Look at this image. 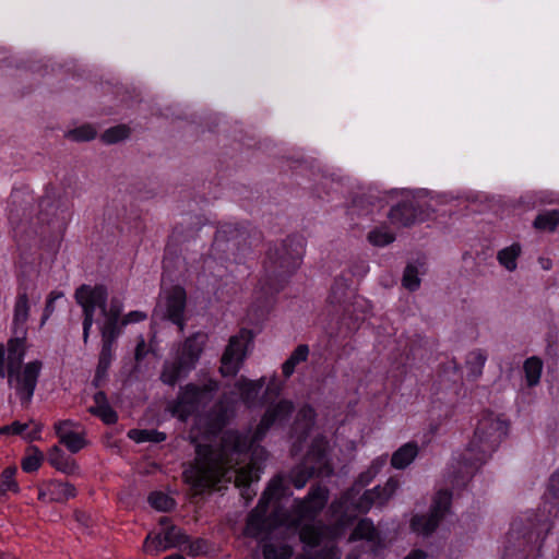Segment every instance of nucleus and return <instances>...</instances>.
Returning <instances> with one entry per match:
<instances>
[{
    "instance_id": "nucleus-2",
    "label": "nucleus",
    "mask_w": 559,
    "mask_h": 559,
    "mask_svg": "<svg viewBox=\"0 0 559 559\" xmlns=\"http://www.w3.org/2000/svg\"><path fill=\"white\" fill-rule=\"evenodd\" d=\"M558 522L559 471L550 476L542 506L536 511H527L512 521L507 535V554L519 555V559L543 557L545 539Z\"/></svg>"
},
{
    "instance_id": "nucleus-56",
    "label": "nucleus",
    "mask_w": 559,
    "mask_h": 559,
    "mask_svg": "<svg viewBox=\"0 0 559 559\" xmlns=\"http://www.w3.org/2000/svg\"><path fill=\"white\" fill-rule=\"evenodd\" d=\"M264 559H288L287 555L273 544H266L263 547Z\"/></svg>"
},
{
    "instance_id": "nucleus-25",
    "label": "nucleus",
    "mask_w": 559,
    "mask_h": 559,
    "mask_svg": "<svg viewBox=\"0 0 559 559\" xmlns=\"http://www.w3.org/2000/svg\"><path fill=\"white\" fill-rule=\"evenodd\" d=\"M329 440L323 435L314 437L308 448L304 462L310 466H316L319 472L320 467L329 464Z\"/></svg>"
},
{
    "instance_id": "nucleus-64",
    "label": "nucleus",
    "mask_w": 559,
    "mask_h": 559,
    "mask_svg": "<svg viewBox=\"0 0 559 559\" xmlns=\"http://www.w3.org/2000/svg\"><path fill=\"white\" fill-rule=\"evenodd\" d=\"M549 438L556 447H559V421L556 424L554 431L550 432Z\"/></svg>"
},
{
    "instance_id": "nucleus-4",
    "label": "nucleus",
    "mask_w": 559,
    "mask_h": 559,
    "mask_svg": "<svg viewBox=\"0 0 559 559\" xmlns=\"http://www.w3.org/2000/svg\"><path fill=\"white\" fill-rule=\"evenodd\" d=\"M295 412L293 401L282 399L271 403L264 411L254 431L241 432L236 429L226 430L221 439L218 457L228 467H236L247 457L254 443L261 442L272 427H284Z\"/></svg>"
},
{
    "instance_id": "nucleus-23",
    "label": "nucleus",
    "mask_w": 559,
    "mask_h": 559,
    "mask_svg": "<svg viewBox=\"0 0 559 559\" xmlns=\"http://www.w3.org/2000/svg\"><path fill=\"white\" fill-rule=\"evenodd\" d=\"M192 370L194 369L189 364L175 354L173 359H166L163 362L159 380L165 385L174 388L188 378Z\"/></svg>"
},
{
    "instance_id": "nucleus-29",
    "label": "nucleus",
    "mask_w": 559,
    "mask_h": 559,
    "mask_svg": "<svg viewBox=\"0 0 559 559\" xmlns=\"http://www.w3.org/2000/svg\"><path fill=\"white\" fill-rule=\"evenodd\" d=\"M261 469L251 463L236 471L235 485L246 499H251V486L260 479Z\"/></svg>"
},
{
    "instance_id": "nucleus-63",
    "label": "nucleus",
    "mask_w": 559,
    "mask_h": 559,
    "mask_svg": "<svg viewBox=\"0 0 559 559\" xmlns=\"http://www.w3.org/2000/svg\"><path fill=\"white\" fill-rule=\"evenodd\" d=\"M226 423V414L224 412H219L213 420L214 426H216L218 429H222Z\"/></svg>"
},
{
    "instance_id": "nucleus-42",
    "label": "nucleus",
    "mask_w": 559,
    "mask_h": 559,
    "mask_svg": "<svg viewBox=\"0 0 559 559\" xmlns=\"http://www.w3.org/2000/svg\"><path fill=\"white\" fill-rule=\"evenodd\" d=\"M17 467L14 465L5 467L0 475V497L7 495L8 491L19 493L21 488L15 479Z\"/></svg>"
},
{
    "instance_id": "nucleus-11",
    "label": "nucleus",
    "mask_w": 559,
    "mask_h": 559,
    "mask_svg": "<svg viewBox=\"0 0 559 559\" xmlns=\"http://www.w3.org/2000/svg\"><path fill=\"white\" fill-rule=\"evenodd\" d=\"M43 369V361L31 360L22 367L9 370L8 384L14 389L22 406H28L33 400L38 379Z\"/></svg>"
},
{
    "instance_id": "nucleus-59",
    "label": "nucleus",
    "mask_w": 559,
    "mask_h": 559,
    "mask_svg": "<svg viewBox=\"0 0 559 559\" xmlns=\"http://www.w3.org/2000/svg\"><path fill=\"white\" fill-rule=\"evenodd\" d=\"M147 355L146 344L143 337L139 340L134 350V359L136 362H141Z\"/></svg>"
},
{
    "instance_id": "nucleus-16",
    "label": "nucleus",
    "mask_w": 559,
    "mask_h": 559,
    "mask_svg": "<svg viewBox=\"0 0 559 559\" xmlns=\"http://www.w3.org/2000/svg\"><path fill=\"white\" fill-rule=\"evenodd\" d=\"M355 274L356 272L353 270L342 272L337 277H335L328 296V301L331 305L343 308L344 318L352 312L350 308H353V311H356L359 306V300L352 288V276Z\"/></svg>"
},
{
    "instance_id": "nucleus-8",
    "label": "nucleus",
    "mask_w": 559,
    "mask_h": 559,
    "mask_svg": "<svg viewBox=\"0 0 559 559\" xmlns=\"http://www.w3.org/2000/svg\"><path fill=\"white\" fill-rule=\"evenodd\" d=\"M122 302L118 298L114 297L110 300V311H108L109 316L100 328L102 348L95 376L92 381V384L96 388H99L103 381L107 378L108 370L115 358V345L123 330L121 325H119V318L122 314Z\"/></svg>"
},
{
    "instance_id": "nucleus-32",
    "label": "nucleus",
    "mask_w": 559,
    "mask_h": 559,
    "mask_svg": "<svg viewBox=\"0 0 559 559\" xmlns=\"http://www.w3.org/2000/svg\"><path fill=\"white\" fill-rule=\"evenodd\" d=\"M48 462L59 472L67 475H75L80 471L76 461L67 455L60 448L55 445L48 453Z\"/></svg>"
},
{
    "instance_id": "nucleus-12",
    "label": "nucleus",
    "mask_w": 559,
    "mask_h": 559,
    "mask_svg": "<svg viewBox=\"0 0 559 559\" xmlns=\"http://www.w3.org/2000/svg\"><path fill=\"white\" fill-rule=\"evenodd\" d=\"M253 337V332L245 328L230 336L221 357L219 372L223 377H235L239 372L247 357L248 346L252 343Z\"/></svg>"
},
{
    "instance_id": "nucleus-37",
    "label": "nucleus",
    "mask_w": 559,
    "mask_h": 559,
    "mask_svg": "<svg viewBox=\"0 0 559 559\" xmlns=\"http://www.w3.org/2000/svg\"><path fill=\"white\" fill-rule=\"evenodd\" d=\"M309 353L310 349L307 344H299L282 365L284 378L289 379L294 374L296 367L308 360Z\"/></svg>"
},
{
    "instance_id": "nucleus-7",
    "label": "nucleus",
    "mask_w": 559,
    "mask_h": 559,
    "mask_svg": "<svg viewBox=\"0 0 559 559\" xmlns=\"http://www.w3.org/2000/svg\"><path fill=\"white\" fill-rule=\"evenodd\" d=\"M219 390V382L207 378L202 384L193 382L179 388L177 397L169 404L170 414L180 421H187L200 407L207 405Z\"/></svg>"
},
{
    "instance_id": "nucleus-60",
    "label": "nucleus",
    "mask_w": 559,
    "mask_h": 559,
    "mask_svg": "<svg viewBox=\"0 0 559 559\" xmlns=\"http://www.w3.org/2000/svg\"><path fill=\"white\" fill-rule=\"evenodd\" d=\"M385 464H386V456H378L374 460H372V462L369 465L368 469L374 476H377L382 471V468L385 466Z\"/></svg>"
},
{
    "instance_id": "nucleus-49",
    "label": "nucleus",
    "mask_w": 559,
    "mask_h": 559,
    "mask_svg": "<svg viewBox=\"0 0 559 559\" xmlns=\"http://www.w3.org/2000/svg\"><path fill=\"white\" fill-rule=\"evenodd\" d=\"M368 240L376 247H384L395 240V235L385 228H376L368 234Z\"/></svg>"
},
{
    "instance_id": "nucleus-30",
    "label": "nucleus",
    "mask_w": 559,
    "mask_h": 559,
    "mask_svg": "<svg viewBox=\"0 0 559 559\" xmlns=\"http://www.w3.org/2000/svg\"><path fill=\"white\" fill-rule=\"evenodd\" d=\"M72 426V421L67 420H59L55 424V432L57 437L59 438V441L61 444H63L71 453H78L80 452L85 445L86 440L84 437L78 432L74 431H68V432H61V427H70Z\"/></svg>"
},
{
    "instance_id": "nucleus-10",
    "label": "nucleus",
    "mask_w": 559,
    "mask_h": 559,
    "mask_svg": "<svg viewBox=\"0 0 559 559\" xmlns=\"http://www.w3.org/2000/svg\"><path fill=\"white\" fill-rule=\"evenodd\" d=\"M453 495L449 489L438 490L427 513H416L412 516L411 530L421 536L432 535L440 523L451 513Z\"/></svg>"
},
{
    "instance_id": "nucleus-15",
    "label": "nucleus",
    "mask_w": 559,
    "mask_h": 559,
    "mask_svg": "<svg viewBox=\"0 0 559 559\" xmlns=\"http://www.w3.org/2000/svg\"><path fill=\"white\" fill-rule=\"evenodd\" d=\"M271 503L259 500L257 506L249 512L246 522V532L252 537L271 534L283 525V515L278 511L267 514Z\"/></svg>"
},
{
    "instance_id": "nucleus-43",
    "label": "nucleus",
    "mask_w": 559,
    "mask_h": 559,
    "mask_svg": "<svg viewBox=\"0 0 559 559\" xmlns=\"http://www.w3.org/2000/svg\"><path fill=\"white\" fill-rule=\"evenodd\" d=\"M147 501L150 506L159 512H170L176 508V500L163 491H152Z\"/></svg>"
},
{
    "instance_id": "nucleus-9",
    "label": "nucleus",
    "mask_w": 559,
    "mask_h": 559,
    "mask_svg": "<svg viewBox=\"0 0 559 559\" xmlns=\"http://www.w3.org/2000/svg\"><path fill=\"white\" fill-rule=\"evenodd\" d=\"M76 304L82 308L83 312V334L84 344L90 340L91 329L94 324L96 309H99L105 320L108 318L110 305L108 306V289L104 284L94 286L88 284L80 285L74 293Z\"/></svg>"
},
{
    "instance_id": "nucleus-54",
    "label": "nucleus",
    "mask_w": 559,
    "mask_h": 559,
    "mask_svg": "<svg viewBox=\"0 0 559 559\" xmlns=\"http://www.w3.org/2000/svg\"><path fill=\"white\" fill-rule=\"evenodd\" d=\"M147 319V314L140 310H132L128 312L122 318H119V325L123 329L124 326L132 324V323H139Z\"/></svg>"
},
{
    "instance_id": "nucleus-1",
    "label": "nucleus",
    "mask_w": 559,
    "mask_h": 559,
    "mask_svg": "<svg viewBox=\"0 0 559 559\" xmlns=\"http://www.w3.org/2000/svg\"><path fill=\"white\" fill-rule=\"evenodd\" d=\"M73 204L67 195L48 185L35 207V198L28 187L14 188L8 199L7 216L16 246L15 267L17 296L12 333L27 334L29 317L28 294L36 288L43 250L53 259L71 222Z\"/></svg>"
},
{
    "instance_id": "nucleus-55",
    "label": "nucleus",
    "mask_w": 559,
    "mask_h": 559,
    "mask_svg": "<svg viewBox=\"0 0 559 559\" xmlns=\"http://www.w3.org/2000/svg\"><path fill=\"white\" fill-rule=\"evenodd\" d=\"M27 424H22L17 420L13 421L10 425L2 426L0 428V435L7 436V435H15L19 436L23 433L27 429Z\"/></svg>"
},
{
    "instance_id": "nucleus-62",
    "label": "nucleus",
    "mask_w": 559,
    "mask_h": 559,
    "mask_svg": "<svg viewBox=\"0 0 559 559\" xmlns=\"http://www.w3.org/2000/svg\"><path fill=\"white\" fill-rule=\"evenodd\" d=\"M427 552L423 549H413L404 559H426Z\"/></svg>"
},
{
    "instance_id": "nucleus-19",
    "label": "nucleus",
    "mask_w": 559,
    "mask_h": 559,
    "mask_svg": "<svg viewBox=\"0 0 559 559\" xmlns=\"http://www.w3.org/2000/svg\"><path fill=\"white\" fill-rule=\"evenodd\" d=\"M426 218V211L415 201H401L393 205L389 212L390 222L399 227H411Z\"/></svg>"
},
{
    "instance_id": "nucleus-39",
    "label": "nucleus",
    "mask_w": 559,
    "mask_h": 559,
    "mask_svg": "<svg viewBox=\"0 0 559 559\" xmlns=\"http://www.w3.org/2000/svg\"><path fill=\"white\" fill-rule=\"evenodd\" d=\"M559 225V210L543 211L533 222L535 229L540 231H555Z\"/></svg>"
},
{
    "instance_id": "nucleus-58",
    "label": "nucleus",
    "mask_w": 559,
    "mask_h": 559,
    "mask_svg": "<svg viewBox=\"0 0 559 559\" xmlns=\"http://www.w3.org/2000/svg\"><path fill=\"white\" fill-rule=\"evenodd\" d=\"M189 549V555L198 556L204 551L205 542L202 538L191 540L185 545Z\"/></svg>"
},
{
    "instance_id": "nucleus-52",
    "label": "nucleus",
    "mask_w": 559,
    "mask_h": 559,
    "mask_svg": "<svg viewBox=\"0 0 559 559\" xmlns=\"http://www.w3.org/2000/svg\"><path fill=\"white\" fill-rule=\"evenodd\" d=\"M63 296H64L63 293L59 292V290H52L49 293V295L47 296L46 305H45L43 316H41V325H44L46 323V321L53 313V311L56 309V306H55L56 301L58 299H61Z\"/></svg>"
},
{
    "instance_id": "nucleus-18",
    "label": "nucleus",
    "mask_w": 559,
    "mask_h": 559,
    "mask_svg": "<svg viewBox=\"0 0 559 559\" xmlns=\"http://www.w3.org/2000/svg\"><path fill=\"white\" fill-rule=\"evenodd\" d=\"M360 491L357 486L353 485L331 502L330 512L340 525L350 524L356 520V504Z\"/></svg>"
},
{
    "instance_id": "nucleus-20",
    "label": "nucleus",
    "mask_w": 559,
    "mask_h": 559,
    "mask_svg": "<svg viewBox=\"0 0 559 559\" xmlns=\"http://www.w3.org/2000/svg\"><path fill=\"white\" fill-rule=\"evenodd\" d=\"M314 408L306 404L299 408L290 426V438L294 439V447H301L309 438L316 424Z\"/></svg>"
},
{
    "instance_id": "nucleus-26",
    "label": "nucleus",
    "mask_w": 559,
    "mask_h": 559,
    "mask_svg": "<svg viewBox=\"0 0 559 559\" xmlns=\"http://www.w3.org/2000/svg\"><path fill=\"white\" fill-rule=\"evenodd\" d=\"M7 342L5 359L9 370L22 367L27 352L26 335L13 334Z\"/></svg>"
},
{
    "instance_id": "nucleus-28",
    "label": "nucleus",
    "mask_w": 559,
    "mask_h": 559,
    "mask_svg": "<svg viewBox=\"0 0 559 559\" xmlns=\"http://www.w3.org/2000/svg\"><path fill=\"white\" fill-rule=\"evenodd\" d=\"M292 495L287 477L284 474H277L270 480L259 500H264L267 503L280 502Z\"/></svg>"
},
{
    "instance_id": "nucleus-51",
    "label": "nucleus",
    "mask_w": 559,
    "mask_h": 559,
    "mask_svg": "<svg viewBox=\"0 0 559 559\" xmlns=\"http://www.w3.org/2000/svg\"><path fill=\"white\" fill-rule=\"evenodd\" d=\"M43 459V453L38 449H36L33 454H29L22 460V469L25 473H34L38 471L41 465Z\"/></svg>"
},
{
    "instance_id": "nucleus-45",
    "label": "nucleus",
    "mask_w": 559,
    "mask_h": 559,
    "mask_svg": "<svg viewBox=\"0 0 559 559\" xmlns=\"http://www.w3.org/2000/svg\"><path fill=\"white\" fill-rule=\"evenodd\" d=\"M520 254L521 246L519 243H512L511 246L501 249L498 252L497 259L508 271H514L516 269V260Z\"/></svg>"
},
{
    "instance_id": "nucleus-61",
    "label": "nucleus",
    "mask_w": 559,
    "mask_h": 559,
    "mask_svg": "<svg viewBox=\"0 0 559 559\" xmlns=\"http://www.w3.org/2000/svg\"><path fill=\"white\" fill-rule=\"evenodd\" d=\"M9 373V367L5 359V346L0 343V378L3 379Z\"/></svg>"
},
{
    "instance_id": "nucleus-33",
    "label": "nucleus",
    "mask_w": 559,
    "mask_h": 559,
    "mask_svg": "<svg viewBox=\"0 0 559 559\" xmlns=\"http://www.w3.org/2000/svg\"><path fill=\"white\" fill-rule=\"evenodd\" d=\"M47 492L49 501L59 503L75 498L78 493L74 485L59 479H52L47 483Z\"/></svg>"
},
{
    "instance_id": "nucleus-17",
    "label": "nucleus",
    "mask_w": 559,
    "mask_h": 559,
    "mask_svg": "<svg viewBox=\"0 0 559 559\" xmlns=\"http://www.w3.org/2000/svg\"><path fill=\"white\" fill-rule=\"evenodd\" d=\"M400 486V481L390 477L384 486H376L372 489L365 490L358 495L356 504V515L366 514L373 504L384 506L395 493Z\"/></svg>"
},
{
    "instance_id": "nucleus-47",
    "label": "nucleus",
    "mask_w": 559,
    "mask_h": 559,
    "mask_svg": "<svg viewBox=\"0 0 559 559\" xmlns=\"http://www.w3.org/2000/svg\"><path fill=\"white\" fill-rule=\"evenodd\" d=\"M130 135V129L126 124H118L107 129L102 134V141L106 144H116Z\"/></svg>"
},
{
    "instance_id": "nucleus-41",
    "label": "nucleus",
    "mask_w": 559,
    "mask_h": 559,
    "mask_svg": "<svg viewBox=\"0 0 559 559\" xmlns=\"http://www.w3.org/2000/svg\"><path fill=\"white\" fill-rule=\"evenodd\" d=\"M128 437L136 443H162L167 439V435L157 429H131Z\"/></svg>"
},
{
    "instance_id": "nucleus-48",
    "label": "nucleus",
    "mask_w": 559,
    "mask_h": 559,
    "mask_svg": "<svg viewBox=\"0 0 559 559\" xmlns=\"http://www.w3.org/2000/svg\"><path fill=\"white\" fill-rule=\"evenodd\" d=\"M402 285L409 292H416L420 286L419 272L416 265L408 263L403 272Z\"/></svg>"
},
{
    "instance_id": "nucleus-31",
    "label": "nucleus",
    "mask_w": 559,
    "mask_h": 559,
    "mask_svg": "<svg viewBox=\"0 0 559 559\" xmlns=\"http://www.w3.org/2000/svg\"><path fill=\"white\" fill-rule=\"evenodd\" d=\"M418 453V443L416 441H408L392 453L391 466L395 469H405L415 461Z\"/></svg>"
},
{
    "instance_id": "nucleus-40",
    "label": "nucleus",
    "mask_w": 559,
    "mask_h": 559,
    "mask_svg": "<svg viewBox=\"0 0 559 559\" xmlns=\"http://www.w3.org/2000/svg\"><path fill=\"white\" fill-rule=\"evenodd\" d=\"M378 537L377 528L369 518L359 520L352 532L350 538L353 540H367L374 542Z\"/></svg>"
},
{
    "instance_id": "nucleus-46",
    "label": "nucleus",
    "mask_w": 559,
    "mask_h": 559,
    "mask_svg": "<svg viewBox=\"0 0 559 559\" xmlns=\"http://www.w3.org/2000/svg\"><path fill=\"white\" fill-rule=\"evenodd\" d=\"M143 550L145 554L156 556L159 552L168 550L163 534L152 535L148 534L143 543Z\"/></svg>"
},
{
    "instance_id": "nucleus-21",
    "label": "nucleus",
    "mask_w": 559,
    "mask_h": 559,
    "mask_svg": "<svg viewBox=\"0 0 559 559\" xmlns=\"http://www.w3.org/2000/svg\"><path fill=\"white\" fill-rule=\"evenodd\" d=\"M206 333L198 331L185 338L178 347L176 355L195 369L207 344Z\"/></svg>"
},
{
    "instance_id": "nucleus-50",
    "label": "nucleus",
    "mask_w": 559,
    "mask_h": 559,
    "mask_svg": "<svg viewBox=\"0 0 559 559\" xmlns=\"http://www.w3.org/2000/svg\"><path fill=\"white\" fill-rule=\"evenodd\" d=\"M97 132L91 124H82L78 128L69 130L67 136L76 142H85L95 139Z\"/></svg>"
},
{
    "instance_id": "nucleus-36",
    "label": "nucleus",
    "mask_w": 559,
    "mask_h": 559,
    "mask_svg": "<svg viewBox=\"0 0 559 559\" xmlns=\"http://www.w3.org/2000/svg\"><path fill=\"white\" fill-rule=\"evenodd\" d=\"M487 361V353L483 349H474L466 356V378L468 381L477 380L481 374Z\"/></svg>"
},
{
    "instance_id": "nucleus-38",
    "label": "nucleus",
    "mask_w": 559,
    "mask_h": 559,
    "mask_svg": "<svg viewBox=\"0 0 559 559\" xmlns=\"http://www.w3.org/2000/svg\"><path fill=\"white\" fill-rule=\"evenodd\" d=\"M543 367V360L538 356H532L525 359L523 372L525 383L528 388H534L539 384Z\"/></svg>"
},
{
    "instance_id": "nucleus-24",
    "label": "nucleus",
    "mask_w": 559,
    "mask_h": 559,
    "mask_svg": "<svg viewBox=\"0 0 559 559\" xmlns=\"http://www.w3.org/2000/svg\"><path fill=\"white\" fill-rule=\"evenodd\" d=\"M302 521L296 520L295 526L298 527L300 542L311 548L318 547L330 535L331 528L322 521L301 524Z\"/></svg>"
},
{
    "instance_id": "nucleus-57",
    "label": "nucleus",
    "mask_w": 559,
    "mask_h": 559,
    "mask_svg": "<svg viewBox=\"0 0 559 559\" xmlns=\"http://www.w3.org/2000/svg\"><path fill=\"white\" fill-rule=\"evenodd\" d=\"M374 478L376 476L367 468L366 471L358 474L353 485L357 486V488L361 490L362 488L368 486Z\"/></svg>"
},
{
    "instance_id": "nucleus-22",
    "label": "nucleus",
    "mask_w": 559,
    "mask_h": 559,
    "mask_svg": "<svg viewBox=\"0 0 559 559\" xmlns=\"http://www.w3.org/2000/svg\"><path fill=\"white\" fill-rule=\"evenodd\" d=\"M187 293L182 286H174L166 297V318L177 325L180 331L186 325L185 311Z\"/></svg>"
},
{
    "instance_id": "nucleus-35",
    "label": "nucleus",
    "mask_w": 559,
    "mask_h": 559,
    "mask_svg": "<svg viewBox=\"0 0 559 559\" xmlns=\"http://www.w3.org/2000/svg\"><path fill=\"white\" fill-rule=\"evenodd\" d=\"M317 474L318 471L316 466H310L302 461L294 466L285 476L287 477L289 485H293L296 489H302Z\"/></svg>"
},
{
    "instance_id": "nucleus-13",
    "label": "nucleus",
    "mask_w": 559,
    "mask_h": 559,
    "mask_svg": "<svg viewBox=\"0 0 559 559\" xmlns=\"http://www.w3.org/2000/svg\"><path fill=\"white\" fill-rule=\"evenodd\" d=\"M124 227L136 235L144 231L141 215L134 211H130V213H128L124 204H121V207L119 209L114 200L105 207L103 229H105L107 234H114L115 230L123 231Z\"/></svg>"
},
{
    "instance_id": "nucleus-3",
    "label": "nucleus",
    "mask_w": 559,
    "mask_h": 559,
    "mask_svg": "<svg viewBox=\"0 0 559 559\" xmlns=\"http://www.w3.org/2000/svg\"><path fill=\"white\" fill-rule=\"evenodd\" d=\"M306 248L302 235L293 234L280 243L271 245L263 261L264 275L260 278V292L263 300L257 299L250 311L258 312V319L263 321L269 316L275 296L285 287L289 277L299 267Z\"/></svg>"
},
{
    "instance_id": "nucleus-34",
    "label": "nucleus",
    "mask_w": 559,
    "mask_h": 559,
    "mask_svg": "<svg viewBox=\"0 0 559 559\" xmlns=\"http://www.w3.org/2000/svg\"><path fill=\"white\" fill-rule=\"evenodd\" d=\"M265 379L260 378L258 380H250L241 378L236 383V388L239 392L240 399L247 405H252L258 400V396L264 386Z\"/></svg>"
},
{
    "instance_id": "nucleus-6",
    "label": "nucleus",
    "mask_w": 559,
    "mask_h": 559,
    "mask_svg": "<svg viewBox=\"0 0 559 559\" xmlns=\"http://www.w3.org/2000/svg\"><path fill=\"white\" fill-rule=\"evenodd\" d=\"M245 234L246 227L239 223H223L217 227L211 247V254L203 261V271L204 273L209 271L211 276L214 277V285L217 280L225 276L227 271V266L222 263L218 265L216 259L226 262L229 260V253H233L234 259L237 260L234 250H240V245L246 242Z\"/></svg>"
},
{
    "instance_id": "nucleus-14",
    "label": "nucleus",
    "mask_w": 559,
    "mask_h": 559,
    "mask_svg": "<svg viewBox=\"0 0 559 559\" xmlns=\"http://www.w3.org/2000/svg\"><path fill=\"white\" fill-rule=\"evenodd\" d=\"M330 491L320 484L312 485L304 498H295L293 512L296 520L313 522L329 502Z\"/></svg>"
},
{
    "instance_id": "nucleus-5",
    "label": "nucleus",
    "mask_w": 559,
    "mask_h": 559,
    "mask_svg": "<svg viewBox=\"0 0 559 559\" xmlns=\"http://www.w3.org/2000/svg\"><path fill=\"white\" fill-rule=\"evenodd\" d=\"M509 424L492 412H484L478 419L474 436L464 453V461L472 468H480L507 437Z\"/></svg>"
},
{
    "instance_id": "nucleus-53",
    "label": "nucleus",
    "mask_w": 559,
    "mask_h": 559,
    "mask_svg": "<svg viewBox=\"0 0 559 559\" xmlns=\"http://www.w3.org/2000/svg\"><path fill=\"white\" fill-rule=\"evenodd\" d=\"M441 372L453 382L462 377L461 365L454 358L441 365Z\"/></svg>"
},
{
    "instance_id": "nucleus-44",
    "label": "nucleus",
    "mask_w": 559,
    "mask_h": 559,
    "mask_svg": "<svg viewBox=\"0 0 559 559\" xmlns=\"http://www.w3.org/2000/svg\"><path fill=\"white\" fill-rule=\"evenodd\" d=\"M163 536L168 549L181 547L189 543V536L174 524L164 528Z\"/></svg>"
},
{
    "instance_id": "nucleus-27",
    "label": "nucleus",
    "mask_w": 559,
    "mask_h": 559,
    "mask_svg": "<svg viewBox=\"0 0 559 559\" xmlns=\"http://www.w3.org/2000/svg\"><path fill=\"white\" fill-rule=\"evenodd\" d=\"M94 405L87 408V412L99 418L105 425L117 424L118 413L110 406L107 394L104 391H97L94 396Z\"/></svg>"
}]
</instances>
